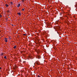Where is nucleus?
<instances>
[{
    "label": "nucleus",
    "instance_id": "obj_3",
    "mask_svg": "<svg viewBox=\"0 0 77 77\" xmlns=\"http://www.w3.org/2000/svg\"><path fill=\"white\" fill-rule=\"evenodd\" d=\"M37 57L38 59H40L41 58V56H37Z\"/></svg>",
    "mask_w": 77,
    "mask_h": 77
},
{
    "label": "nucleus",
    "instance_id": "obj_18",
    "mask_svg": "<svg viewBox=\"0 0 77 77\" xmlns=\"http://www.w3.org/2000/svg\"><path fill=\"white\" fill-rule=\"evenodd\" d=\"M2 55H3V54L2 55V54L1 55L2 56Z\"/></svg>",
    "mask_w": 77,
    "mask_h": 77
},
{
    "label": "nucleus",
    "instance_id": "obj_13",
    "mask_svg": "<svg viewBox=\"0 0 77 77\" xmlns=\"http://www.w3.org/2000/svg\"><path fill=\"white\" fill-rule=\"evenodd\" d=\"M38 77H40V76H39V75H38Z\"/></svg>",
    "mask_w": 77,
    "mask_h": 77
},
{
    "label": "nucleus",
    "instance_id": "obj_9",
    "mask_svg": "<svg viewBox=\"0 0 77 77\" xmlns=\"http://www.w3.org/2000/svg\"><path fill=\"white\" fill-rule=\"evenodd\" d=\"M13 48H16V46H14Z\"/></svg>",
    "mask_w": 77,
    "mask_h": 77
},
{
    "label": "nucleus",
    "instance_id": "obj_14",
    "mask_svg": "<svg viewBox=\"0 0 77 77\" xmlns=\"http://www.w3.org/2000/svg\"><path fill=\"white\" fill-rule=\"evenodd\" d=\"M22 2H24V0H22Z\"/></svg>",
    "mask_w": 77,
    "mask_h": 77
},
{
    "label": "nucleus",
    "instance_id": "obj_5",
    "mask_svg": "<svg viewBox=\"0 0 77 77\" xmlns=\"http://www.w3.org/2000/svg\"><path fill=\"white\" fill-rule=\"evenodd\" d=\"M20 6V4H19L18 5H17V8H19Z\"/></svg>",
    "mask_w": 77,
    "mask_h": 77
},
{
    "label": "nucleus",
    "instance_id": "obj_2",
    "mask_svg": "<svg viewBox=\"0 0 77 77\" xmlns=\"http://www.w3.org/2000/svg\"><path fill=\"white\" fill-rule=\"evenodd\" d=\"M17 15H19V16H20L21 15V13L20 12H18L17 13Z\"/></svg>",
    "mask_w": 77,
    "mask_h": 77
},
{
    "label": "nucleus",
    "instance_id": "obj_10",
    "mask_svg": "<svg viewBox=\"0 0 77 77\" xmlns=\"http://www.w3.org/2000/svg\"><path fill=\"white\" fill-rule=\"evenodd\" d=\"M23 36H26V34H23Z\"/></svg>",
    "mask_w": 77,
    "mask_h": 77
},
{
    "label": "nucleus",
    "instance_id": "obj_16",
    "mask_svg": "<svg viewBox=\"0 0 77 77\" xmlns=\"http://www.w3.org/2000/svg\"><path fill=\"white\" fill-rule=\"evenodd\" d=\"M0 69H2V68L1 67H0Z\"/></svg>",
    "mask_w": 77,
    "mask_h": 77
},
{
    "label": "nucleus",
    "instance_id": "obj_17",
    "mask_svg": "<svg viewBox=\"0 0 77 77\" xmlns=\"http://www.w3.org/2000/svg\"><path fill=\"white\" fill-rule=\"evenodd\" d=\"M8 12H9V11H8Z\"/></svg>",
    "mask_w": 77,
    "mask_h": 77
},
{
    "label": "nucleus",
    "instance_id": "obj_15",
    "mask_svg": "<svg viewBox=\"0 0 77 77\" xmlns=\"http://www.w3.org/2000/svg\"><path fill=\"white\" fill-rule=\"evenodd\" d=\"M11 26H14V25L12 24V25H11Z\"/></svg>",
    "mask_w": 77,
    "mask_h": 77
},
{
    "label": "nucleus",
    "instance_id": "obj_7",
    "mask_svg": "<svg viewBox=\"0 0 77 77\" xmlns=\"http://www.w3.org/2000/svg\"><path fill=\"white\" fill-rule=\"evenodd\" d=\"M6 7H7H7H8V6H9V5H8L7 4H5V5Z\"/></svg>",
    "mask_w": 77,
    "mask_h": 77
},
{
    "label": "nucleus",
    "instance_id": "obj_8",
    "mask_svg": "<svg viewBox=\"0 0 77 77\" xmlns=\"http://www.w3.org/2000/svg\"><path fill=\"white\" fill-rule=\"evenodd\" d=\"M4 58H5V59H7L6 58V56H5L4 57Z\"/></svg>",
    "mask_w": 77,
    "mask_h": 77
},
{
    "label": "nucleus",
    "instance_id": "obj_1",
    "mask_svg": "<svg viewBox=\"0 0 77 77\" xmlns=\"http://www.w3.org/2000/svg\"><path fill=\"white\" fill-rule=\"evenodd\" d=\"M5 42H8V38H4V39Z\"/></svg>",
    "mask_w": 77,
    "mask_h": 77
},
{
    "label": "nucleus",
    "instance_id": "obj_11",
    "mask_svg": "<svg viewBox=\"0 0 77 77\" xmlns=\"http://www.w3.org/2000/svg\"><path fill=\"white\" fill-rule=\"evenodd\" d=\"M24 9L23 8H22V11H24Z\"/></svg>",
    "mask_w": 77,
    "mask_h": 77
},
{
    "label": "nucleus",
    "instance_id": "obj_19",
    "mask_svg": "<svg viewBox=\"0 0 77 77\" xmlns=\"http://www.w3.org/2000/svg\"><path fill=\"white\" fill-rule=\"evenodd\" d=\"M23 52H24V51H23Z\"/></svg>",
    "mask_w": 77,
    "mask_h": 77
},
{
    "label": "nucleus",
    "instance_id": "obj_12",
    "mask_svg": "<svg viewBox=\"0 0 77 77\" xmlns=\"http://www.w3.org/2000/svg\"><path fill=\"white\" fill-rule=\"evenodd\" d=\"M2 17V15H0V18H1V17Z\"/></svg>",
    "mask_w": 77,
    "mask_h": 77
},
{
    "label": "nucleus",
    "instance_id": "obj_6",
    "mask_svg": "<svg viewBox=\"0 0 77 77\" xmlns=\"http://www.w3.org/2000/svg\"><path fill=\"white\" fill-rule=\"evenodd\" d=\"M36 51V52H37V53H39V50H37V51Z\"/></svg>",
    "mask_w": 77,
    "mask_h": 77
},
{
    "label": "nucleus",
    "instance_id": "obj_4",
    "mask_svg": "<svg viewBox=\"0 0 77 77\" xmlns=\"http://www.w3.org/2000/svg\"><path fill=\"white\" fill-rule=\"evenodd\" d=\"M13 5V2H11L10 3V5Z\"/></svg>",
    "mask_w": 77,
    "mask_h": 77
}]
</instances>
